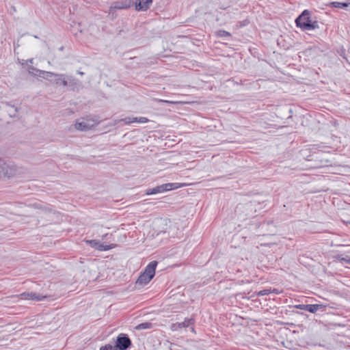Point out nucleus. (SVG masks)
Here are the masks:
<instances>
[{"instance_id": "nucleus-1", "label": "nucleus", "mask_w": 350, "mask_h": 350, "mask_svg": "<svg viewBox=\"0 0 350 350\" xmlns=\"http://www.w3.org/2000/svg\"><path fill=\"white\" fill-rule=\"evenodd\" d=\"M25 174V170L23 167L7 163L0 159V178H21Z\"/></svg>"}, {"instance_id": "nucleus-2", "label": "nucleus", "mask_w": 350, "mask_h": 350, "mask_svg": "<svg viewBox=\"0 0 350 350\" xmlns=\"http://www.w3.org/2000/svg\"><path fill=\"white\" fill-rule=\"evenodd\" d=\"M296 25L302 30H312L319 27L317 21L310 19V12L305 10L295 20Z\"/></svg>"}, {"instance_id": "nucleus-3", "label": "nucleus", "mask_w": 350, "mask_h": 350, "mask_svg": "<svg viewBox=\"0 0 350 350\" xmlns=\"http://www.w3.org/2000/svg\"><path fill=\"white\" fill-rule=\"evenodd\" d=\"M157 262L153 260L150 262L145 268L143 273L140 274L136 281V286L142 287L146 285L153 278L155 274Z\"/></svg>"}, {"instance_id": "nucleus-4", "label": "nucleus", "mask_w": 350, "mask_h": 350, "mask_svg": "<svg viewBox=\"0 0 350 350\" xmlns=\"http://www.w3.org/2000/svg\"><path fill=\"white\" fill-rule=\"evenodd\" d=\"M99 124L97 119L93 118H82L76 121L75 128L81 131H87L92 129Z\"/></svg>"}, {"instance_id": "nucleus-5", "label": "nucleus", "mask_w": 350, "mask_h": 350, "mask_svg": "<svg viewBox=\"0 0 350 350\" xmlns=\"http://www.w3.org/2000/svg\"><path fill=\"white\" fill-rule=\"evenodd\" d=\"M185 183H165L161 185L157 186L152 189H149L146 191V195H153L159 193H162L167 191H171L173 189H178L186 186Z\"/></svg>"}, {"instance_id": "nucleus-6", "label": "nucleus", "mask_w": 350, "mask_h": 350, "mask_svg": "<svg viewBox=\"0 0 350 350\" xmlns=\"http://www.w3.org/2000/svg\"><path fill=\"white\" fill-rule=\"evenodd\" d=\"M131 345V340L126 334H120L116 339L114 350H127Z\"/></svg>"}, {"instance_id": "nucleus-7", "label": "nucleus", "mask_w": 350, "mask_h": 350, "mask_svg": "<svg viewBox=\"0 0 350 350\" xmlns=\"http://www.w3.org/2000/svg\"><path fill=\"white\" fill-rule=\"evenodd\" d=\"M68 80L70 81V83H79V81L78 80L73 79L72 77L67 78L65 75L57 73V75H55V77H54V79L52 82H53L56 85H63L65 87L67 86L68 84Z\"/></svg>"}, {"instance_id": "nucleus-8", "label": "nucleus", "mask_w": 350, "mask_h": 350, "mask_svg": "<svg viewBox=\"0 0 350 350\" xmlns=\"http://www.w3.org/2000/svg\"><path fill=\"white\" fill-rule=\"evenodd\" d=\"M33 70H35V71L39 72L40 77H42V78L47 79L51 82L53 81V80L51 78L55 77V75H57V73L36 69V68H33V66H30L28 69V71L30 74H33V72H32Z\"/></svg>"}, {"instance_id": "nucleus-9", "label": "nucleus", "mask_w": 350, "mask_h": 350, "mask_svg": "<svg viewBox=\"0 0 350 350\" xmlns=\"http://www.w3.org/2000/svg\"><path fill=\"white\" fill-rule=\"evenodd\" d=\"M152 3V0H136L135 9L137 11L147 10Z\"/></svg>"}, {"instance_id": "nucleus-10", "label": "nucleus", "mask_w": 350, "mask_h": 350, "mask_svg": "<svg viewBox=\"0 0 350 350\" xmlns=\"http://www.w3.org/2000/svg\"><path fill=\"white\" fill-rule=\"evenodd\" d=\"M120 121H122L126 124H129L133 123V122L146 123V122H148L149 120L148 118H146L145 117H140V118L126 117L125 118L120 120Z\"/></svg>"}, {"instance_id": "nucleus-11", "label": "nucleus", "mask_w": 350, "mask_h": 350, "mask_svg": "<svg viewBox=\"0 0 350 350\" xmlns=\"http://www.w3.org/2000/svg\"><path fill=\"white\" fill-rule=\"evenodd\" d=\"M319 305H317V304H299V305H297L295 307L297 308H299V309H301V310H306V311H308L310 312H315L318 310V309L319 308Z\"/></svg>"}, {"instance_id": "nucleus-12", "label": "nucleus", "mask_w": 350, "mask_h": 350, "mask_svg": "<svg viewBox=\"0 0 350 350\" xmlns=\"http://www.w3.org/2000/svg\"><path fill=\"white\" fill-rule=\"evenodd\" d=\"M19 297L22 299H27V300H34V301H40L44 297H41L40 296L38 295L36 293H21Z\"/></svg>"}, {"instance_id": "nucleus-13", "label": "nucleus", "mask_w": 350, "mask_h": 350, "mask_svg": "<svg viewBox=\"0 0 350 350\" xmlns=\"http://www.w3.org/2000/svg\"><path fill=\"white\" fill-rule=\"evenodd\" d=\"M193 319L192 318L185 319L184 321L181 323H178L176 325L179 328L187 327L193 324Z\"/></svg>"}, {"instance_id": "nucleus-14", "label": "nucleus", "mask_w": 350, "mask_h": 350, "mask_svg": "<svg viewBox=\"0 0 350 350\" xmlns=\"http://www.w3.org/2000/svg\"><path fill=\"white\" fill-rule=\"evenodd\" d=\"M116 246V244L105 245L100 242L96 250L98 251H107L115 248Z\"/></svg>"}, {"instance_id": "nucleus-15", "label": "nucleus", "mask_w": 350, "mask_h": 350, "mask_svg": "<svg viewBox=\"0 0 350 350\" xmlns=\"http://www.w3.org/2000/svg\"><path fill=\"white\" fill-rule=\"evenodd\" d=\"M152 327V323L149 322L142 323L139 324L136 329H150Z\"/></svg>"}, {"instance_id": "nucleus-16", "label": "nucleus", "mask_w": 350, "mask_h": 350, "mask_svg": "<svg viewBox=\"0 0 350 350\" xmlns=\"http://www.w3.org/2000/svg\"><path fill=\"white\" fill-rule=\"evenodd\" d=\"M86 242L89 245L95 249H97L100 243V241L97 240H88Z\"/></svg>"}, {"instance_id": "nucleus-17", "label": "nucleus", "mask_w": 350, "mask_h": 350, "mask_svg": "<svg viewBox=\"0 0 350 350\" xmlns=\"http://www.w3.org/2000/svg\"><path fill=\"white\" fill-rule=\"evenodd\" d=\"M331 5L332 6H334V8H346L348 6V4L346 3H340V2H332L331 3Z\"/></svg>"}, {"instance_id": "nucleus-18", "label": "nucleus", "mask_w": 350, "mask_h": 350, "mask_svg": "<svg viewBox=\"0 0 350 350\" xmlns=\"http://www.w3.org/2000/svg\"><path fill=\"white\" fill-rule=\"evenodd\" d=\"M271 293V289H264L257 293L258 296H264Z\"/></svg>"}, {"instance_id": "nucleus-19", "label": "nucleus", "mask_w": 350, "mask_h": 350, "mask_svg": "<svg viewBox=\"0 0 350 350\" xmlns=\"http://www.w3.org/2000/svg\"><path fill=\"white\" fill-rule=\"evenodd\" d=\"M332 139L334 141V142L335 143L334 145L331 147L332 148L334 149V150H337L338 148V144L340 143V140L337 137H332Z\"/></svg>"}, {"instance_id": "nucleus-20", "label": "nucleus", "mask_w": 350, "mask_h": 350, "mask_svg": "<svg viewBox=\"0 0 350 350\" xmlns=\"http://www.w3.org/2000/svg\"><path fill=\"white\" fill-rule=\"evenodd\" d=\"M217 35L221 37L230 36V33L224 30H220L217 32Z\"/></svg>"}, {"instance_id": "nucleus-21", "label": "nucleus", "mask_w": 350, "mask_h": 350, "mask_svg": "<svg viewBox=\"0 0 350 350\" xmlns=\"http://www.w3.org/2000/svg\"><path fill=\"white\" fill-rule=\"evenodd\" d=\"M100 350H114V346L107 344L100 347Z\"/></svg>"}, {"instance_id": "nucleus-22", "label": "nucleus", "mask_w": 350, "mask_h": 350, "mask_svg": "<svg viewBox=\"0 0 350 350\" xmlns=\"http://www.w3.org/2000/svg\"><path fill=\"white\" fill-rule=\"evenodd\" d=\"M129 6H130V3H125V4L121 3V5H120V3H117V5H115V8H118V9H123V8H129Z\"/></svg>"}, {"instance_id": "nucleus-23", "label": "nucleus", "mask_w": 350, "mask_h": 350, "mask_svg": "<svg viewBox=\"0 0 350 350\" xmlns=\"http://www.w3.org/2000/svg\"><path fill=\"white\" fill-rule=\"evenodd\" d=\"M337 258L341 262H345L350 265V257H349L348 256L342 258H340V256H338Z\"/></svg>"}, {"instance_id": "nucleus-24", "label": "nucleus", "mask_w": 350, "mask_h": 350, "mask_svg": "<svg viewBox=\"0 0 350 350\" xmlns=\"http://www.w3.org/2000/svg\"><path fill=\"white\" fill-rule=\"evenodd\" d=\"M177 324H178V323L172 324V329L173 331H176V330H178V329H180V328H179V327H178V326L176 325Z\"/></svg>"}, {"instance_id": "nucleus-25", "label": "nucleus", "mask_w": 350, "mask_h": 350, "mask_svg": "<svg viewBox=\"0 0 350 350\" xmlns=\"http://www.w3.org/2000/svg\"><path fill=\"white\" fill-rule=\"evenodd\" d=\"M271 293H275V294H279L280 293V291L275 288L271 290Z\"/></svg>"}, {"instance_id": "nucleus-26", "label": "nucleus", "mask_w": 350, "mask_h": 350, "mask_svg": "<svg viewBox=\"0 0 350 350\" xmlns=\"http://www.w3.org/2000/svg\"><path fill=\"white\" fill-rule=\"evenodd\" d=\"M27 62H29L30 64H32L33 63V59H29L27 61Z\"/></svg>"}, {"instance_id": "nucleus-27", "label": "nucleus", "mask_w": 350, "mask_h": 350, "mask_svg": "<svg viewBox=\"0 0 350 350\" xmlns=\"http://www.w3.org/2000/svg\"><path fill=\"white\" fill-rule=\"evenodd\" d=\"M163 102L170 103L168 100H162Z\"/></svg>"}, {"instance_id": "nucleus-28", "label": "nucleus", "mask_w": 350, "mask_h": 350, "mask_svg": "<svg viewBox=\"0 0 350 350\" xmlns=\"http://www.w3.org/2000/svg\"><path fill=\"white\" fill-rule=\"evenodd\" d=\"M79 73V75H83V72H80Z\"/></svg>"}]
</instances>
